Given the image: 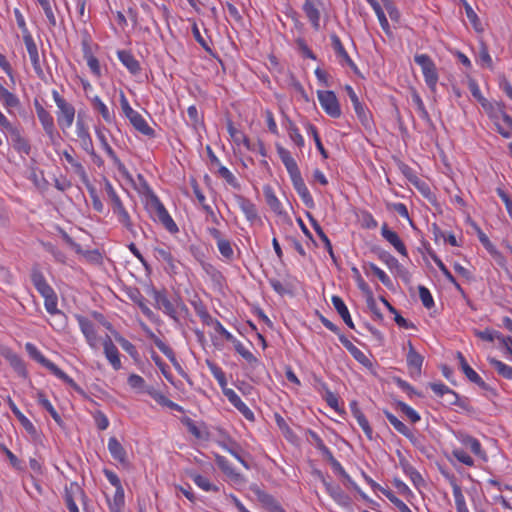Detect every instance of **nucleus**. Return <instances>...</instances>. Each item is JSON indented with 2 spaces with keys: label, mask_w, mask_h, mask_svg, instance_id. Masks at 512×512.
<instances>
[{
  "label": "nucleus",
  "mask_w": 512,
  "mask_h": 512,
  "mask_svg": "<svg viewBox=\"0 0 512 512\" xmlns=\"http://www.w3.org/2000/svg\"><path fill=\"white\" fill-rule=\"evenodd\" d=\"M104 190L107 200L111 206L113 214L117 217L118 222L131 234L135 235L136 230L132 222L131 216L125 208L120 196L109 180H105Z\"/></svg>",
  "instance_id": "obj_1"
},
{
  "label": "nucleus",
  "mask_w": 512,
  "mask_h": 512,
  "mask_svg": "<svg viewBox=\"0 0 512 512\" xmlns=\"http://www.w3.org/2000/svg\"><path fill=\"white\" fill-rule=\"evenodd\" d=\"M147 208L155 221L160 222L164 228L170 233H177L178 226L168 213L167 209L160 201L158 196H152V199L148 200Z\"/></svg>",
  "instance_id": "obj_2"
},
{
  "label": "nucleus",
  "mask_w": 512,
  "mask_h": 512,
  "mask_svg": "<svg viewBox=\"0 0 512 512\" xmlns=\"http://www.w3.org/2000/svg\"><path fill=\"white\" fill-rule=\"evenodd\" d=\"M414 61L421 68L426 85L432 93H435L439 74L433 59L427 54H415Z\"/></svg>",
  "instance_id": "obj_3"
},
{
  "label": "nucleus",
  "mask_w": 512,
  "mask_h": 512,
  "mask_svg": "<svg viewBox=\"0 0 512 512\" xmlns=\"http://www.w3.org/2000/svg\"><path fill=\"white\" fill-rule=\"evenodd\" d=\"M149 293L154 299L155 307L162 310L164 314L169 316L174 321H178L177 307L187 311L186 305L180 299L176 304L170 301L167 297L165 289L157 290L156 288L152 287Z\"/></svg>",
  "instance_id": "obj_4"
},
{
  "label": "nucleus",
  "mask_w": 512,
  "mask_h": 512,
  "mask_svg": "<svg viewBox=\"0 0 512 512\" xmlns=\"http://www.w3.org/2000/svg\"><path fill=\"white\" fill-rule=\"evenodd\" d=\"M53 100L58 108L57 122L62 130L69 129L74 122L75 108L67 102L57 90H52Z\"/></svg>",
  "instance_id": "obj_5"
},
{
  "label": "nucleus",
  "mask_w": 512,
  "mask_h": 512,
  "mask_svg": "<svg viewBox=\"0 0 512 512\" xmlns=\"http://www.w3.org/2000/svg\"><path fill=\"white\" fill-rule=\"evenodd\" d=\"M76 135L79 139L81 148L90 155L94 164L98 167L103 166V159L96 153L93 145L92 138L89 133L88 127L82 120L76 122Z\"/></svg>",
  "instance_id": "obj_6"
},
{
  "label": "nucleus",
  "mask_w": 512,
  "mask_h": 512,
  "mask_svg": "<svg viewBox=\"0 0 512 512\" xmlns=\"http://www.w3.org/2000/svg\"><path fill=\"white\" fill-rule=\"evenodd\" d=\"M317 98L320 106L327 115L332 118H339L342 114L340 103L337 96L330 90H318Z\"/></svg>",
  "instance_id": "obj_7"
},
{
  "label": "nucleus",
  "mask_w": 512,
  "mask_h": 512,
  "mask_svg": "<svg viewBox=\"0 0 512 512\" xmlns=\"http://www.w3.org/2000/svg\"><path fill=\"white\" fill-rule=\"evenodd\" d=\"M96 136L98 141L100 142L101 147L106 152L108 157L111 159L113 165L117 168L119 173L127 179L131 178L130 173L128 172L124 163L119 159V157L114 152L113 148L109 145L108 140L104 132L100 129L96 130Z\"/></svg>",
  "instance_id": "obj_8"
},
{
  "label": "nucleus",
  "mask_w": 512,
  "mask_h": 512,
  "mask_svg": "<svg viewBox=\"0 0 512 512\" xmlns=\"http://www.w3.org/2000/svg\"><path fill=\"white\" fill-rule=\"evenodd\" d=\"M75 318L87 344L90 348L97 349L99 345V338L94 323L82 315H75Z\"/></svg>",
  "instance_id": "obj_9"
},
{
  "label": "nucleus",
  "mask_w": 512,
  "mask_h": 512,
  "mask_svg": "<svg viewBox=\"0 0 512 512\" xmlns=\"http://www.w3.org/2000/svg\"><path fill=\"white\" fill-rule=\"evenodd\" d=\"M224 396L228 401L250 422L255 420L253 411L241 400L240 396L231 388L222 389Z\"/></svg>",
  "instance_id": "obj_10"
},
{
  "label": "nucleus",
  "mask_w": 512,
  "mask_h": 512,
  "mask_svg": "<svg viewBox=\"0 0 512 512\" xmlns=\"http://www.w3.org/2000/svg\"><path fill=\"white\" fill-rule=\"evenodd\" d=\"M37 117L45 131L51 140L57 135L54 119L49 111H47L37 100L34 102Z\"/></svg>",
  "instance_id": "obj_11"
},
{
  "label": "nucleus",
  "mask_w": 512,
  "mask_h": 512,
  "mask_svg": "<svg viewBox=\"0 0 512 512\" xmlns=\"http://www.w3.org/2000/svg\"><path fill=\"white\" fill-rule=\"evenodd\" d=\"M104 355L108 362L111 364L114 370L118 371L121 369V359L120 353L116 345L113 343L112 339L106 335V337L102 341Z\"/></svg>",
  "instance_id": "obj_12"
},
{
  "label": "nucleus",
  "mask_w": 512,
  "mask_h": 512,
  "mask_svg": "<svg viewBox=\"0 0 512 512\" xmlns=\"http://www.w3.org/2000/svg\"><path fill=\"white\" fill-rule=\"evenodd\" d=\"M320 5L321 3L319 0H305L302 6L303 12L305 13L313 29L316 31L320 29Z\"/></svg>",
  "instance_id": "obj_13"
},
{
  "label": "nucleus",
  "mask_w": 512,
  "mask_h": 512,
  "mask_svg": "<svg viewBox=\"0 0 512 512\" xmlns=\"http://www.w3.org/2000/svg\"><path fill=\"white\" fill-rule=\"evenodd\" d=\"M23 39H24L25 47L28 52V55H29V58H30V61H31V64L33 66L35 73L38 76H42L43 69H42V66L40 63L38 48H37V45H36L34 39L32 38V36L29 33L24 35Z\"/></svg>",
  "instance_id": "obj_14"
},
{
  "label": "nucleus",
  "mask_w": 512,
  "mask_h": 512,
  "mask_svg": "<svg viewBox=\"0 0 512 512\" xmlns=\"http://www.w3.org/2000/svg\"><path fill=\"white\" fill-rule=\"evenodd\" d=\"M345 91H346L348 97L350 98V101L353 105L354 111H355L358 119L361 121V123L364 126H368L370 123L369 114L367 113L364 105L360 102L354 89L350 85H346Z\"/></svg>",
  "instance_id": "obj_15"
},
{
  "label": "nucleus",
  "mask_w": 512,
  "mask_h": 512,
  "mask_svg": "<svg viewBox=\"0 0 512 512\" xmlns=\"http://www.w3.org/2000/svg\"><path fill=\"white\" fill-rule=\"evenodd\" d=\"M457 359L459 360V365L462 370V372L465 374V376L474 384L479 386L482 389H488V385L485 383V381L479 376V374L470 367V365L467 363L465 357L461 352H457L456 354Z\"/></svg>",
  "instance_id": "obj_16"
},
{
  "label": "nucleus",
  "mask_w": 512,
  "mask_h": 512,
  "mask_svg": "<svg viewBox=\"0 0 512 512\" xmlns=\"http://www.w3.org/2000/svg\"><path fill=\"white\" fill-rule=\"evenodd\" d=\"M1 355L9 362L10 366L18 375L26 377V366L18 354H16L11 348L4 347L1 349Z\"/></svg>",
  "instance_id": "obj_17"
},
{
  "label": "nucleus",
  "mask_w": 512,
  "mask_h": 512,
  "mask_svg": "<svg viewBox=\"0 0 512 512\" xmlns=\"http://www.w3.org/2000/svg\"><path fill=\"white\" fill-rule=\"evenodd\" d=\"M381 235L387 242H389L394 247V249L399 254H401L402 256L408 255L406 246L400 239L399 235L395 231L389 229L386 223H384L381 227Z\"/></svg>",
  "instance_id": "obj_18"
},
{
  "label": "nucleus",
  "mask_w": 512,
  "mask_h": 512,
  "mask_svg": "<svg viewBox=\"0 0 512 512\" xmlns=\"http://www.w3.org/2000/svg\"><path fill=\"white\" fill-rule=\"evenodd\" d=\"M446 479L449 481L452 490H453V497L455 500V506L457 512H469V509L467 507L465 497L462 493V489L460 485L457 482V479L452 474H445Z\"/></svg>",
  "instance_id": "obj_19"
},
{
  "label": "nucleus",
  "mask_w": 512,
  "mask_h": 512,
  "mask_svg": "<svg viewBox=\"0 0 512 512\" xmlns=\"http://www.w3.org/2000/svg\"><path fill=\"white\" fill-rule=\"evenodd\" d=\"M330 39H331V45L333 47V50H334L336 56L339 58L340 64L347 65L351 68H354L355 63L348 55L340 38L336 34H332V35H330Z\"/></svg>",
  "instance_id": "obj_20"
},
{
  "label": "nucleus",
  "mask_w": 512,
  "mask_h": 512,
  "mask_svg": "<svg viewBox=\"0 0 512 512\" xmlns=\"http://www.w3.org/2000/svg\"><path fill=\"white\" fill-rule=\"evenodd\" d=\"M117 56L119 61L127 68V70L133 74L137 75L141 71V66L139 61L134 57V55L129 50H119L117 52Z\"/></svg>",
  "instance_id": "obj_21"
},
{
  "label": "nucleus",
  "mask_w": 512,
  "mask_h": 512,
  "mask_svg": "<svg viewBox=\"0 0 512 512\" xmlns=\"http://www.w3.org/2000/svg\"><path fill=\"white\" fill-rule=\"evenodd\" d=\"M236 202L249 222L253 223L259 218L257 208L251 200L244 196L237 195Z\"/></svg>",
  "instance_id": "obj_22"
},
{
  "label": "nucleus",
  "mask_w": 512,
  "mask_h": 512,
  "mask_svg": "<svg viewBox=\"0 0 512 512\" xmlns=\"http://www.w3.org/2000/svg\"><path fill=\"white\" fill-rule=\"evenodd\" d=\"M78 495L84 496V492L77 484L72 483L69 487L65 488L64 500L69 512H79L75 502V498Z\"/></svg>",
  "instance_id": "obj_23"
},
{
  "label": "nucleus",
  "mask_w": 512,
  "mask_h": 512,
  "mask_svg": "<svg viewBox=\"0 0 512 512\" xmlns=\"http://www.w3.org/2000/svg\"><path fill=\"white\" fill-rule=\"evenodd\" d=\"M108 450L114 460L118 461L122 465H128L126 450L116 437L109 438Z\"/></svg>",
  "instance_id": "obj_24"
},
{
  "label": "nucleus",
  "mask_w": 512,
  "mask_h": 512,
  "mask_svg": "<svg viewBox=\"0 0 512 512\" xmlns=\"http://www.w3.org/2000/svg\"><path fill=\"white\" fill-rule=\"evenodd\" d=\"M42 297L44 298V306L46 311L51 315L60 317L62 319L61 326L63 327L66 323V315L57 307L58 298L55 291H52Z\"/></svg>",
  "instance_id": "obj_25"
},
{
  "label": "nucleus",
  "mask_w": 512,
  "mask_h": 512,
  "mask_svg": "<svg viewBox=\"0 0 512 512\" xmlns=\"http://www.w3.org/2000/svg\"><path fill=\"white\" fill-rule=\"evenodd\" d=\"M383 413L387 420L389 421V423L394 427V429L398 433L408 438L412 443H415L416 438L411 429H409L402 421H400L394 414H392L388 410H384Z\"/></svg>",
  "instance_id": "obj_26"
},
{
  "label": "nucleus",
  "mask_w": 512,
  "mask_h": 512,
  "mask_svg": "<svg viewBox=\"0 0 512 512\" xmlns=\"http://www.w3.org/2000/svg\"><path fill=\"white\" fill-rule=\"evenodd\" d=\"M91 106L94 111L98 112L103 120L107 124H112L115 121V114L113 111H110L107 105L101 100L99 96H94L90 98Z\"/></svg>",
  "instance_id": "obj_27"
},
{
  "label": "nucleus",
  "mask_w": 512,
  "mask_h": 512,
  "mask_svg": "<svg viewBox=\"0 0 512 512\" xmlns=\"http://www.w3.org/2000/svg\"><path fill=\"white\" fill-rule=\"evenodd\" d=\"M72 152H74L73 148H71V152L68 150H64L61 155L64 157V159L67 161V163L71 166L73 172L75 174H77L83 182H88V175H87V172H86L84 166L82 165V163L79 160H77L74 157Z\"/></svg>",
  "instance_id": "obj_28"
},
{
  "label": "nucleus",
  "mask_w": 512,
  "mask_h": 512,
  "mask_svg": "<svg viewBox=\"0 0 512 512\" xmlns=\"http://www.w3.org/2000/svg\"><path fill=\"white\" fill-rule=\"evenodd\" d=\"M407 365L409 369L416 374L421 373L423 364V357L415 350L411 341H408V353L406 357Z\"/></svg>",
  "instance_id": "obj_29"
},
{
  "label": "nucleus",
  "mask_w": 512,
  "mask_h": 512,
  "mask_svg": "<svg viewBox=\"0 0 512 512\" xmlns=\"http://www.w3.org/2000/svg\"><path fill=\"white\" fill-rule=\"evenodd\" d=\"M142 328L147 332L151 339H153L156 347L169 359L173 364H177L176 355L173 349L164 343L160 338L156 337L155 334L144 324L141 323Z\"/></svg>",
  "instance_id": "obj_30"
},
{
  "label": "nucleus",
  "mask_w": 512,
  "mask_h": 512,
  "mask_svg": "<svg viewBox=\"0 0 512 512\" xmlns=\"http://www.w3.org/2000/svg\"><path fill=\"white\" fill-rule=\"evenodd\" d=\"M128 120L130 121L131 125L135 128V130H137L139 133L151 138L155 136L154 129L149 126L148 122L139 112L134 114Z\"/></svg>",
  "instance_id": "obj_31"
},
{
  "label": "nucleus",
  "mask_w": 512,
  "mask_h": 512,
  "mask_svg": "<svg viewBox=\"0 0 512 512\" xmlns=\"http://www.w3.org/2000/svg\"><path fill=\"white\" fill-rule=\"evenodd\" d=\"M46 368L57 378L61 379L70 387H72L77 393L84 395V390L70 376H68L63 370H61L55 363L51 361Z\"/></svg>",
  "instance_id": "obj_32"
},
{
  "label": "nucleus",
  "mask_w": 512,
  "mask_h": 512,
  "mask_svg": "<svg viewBox=\"0 0 512 512\" xmlns=\"http://www.w3.org/2000/svg\"><path fill=\"white\" fill-rule=\"evenodd\" d=\"M46 368L57 378L61 379L70 387H72L77 393L84 395V390L70 376H68L63 370H61L55 363L51 361Z\"/></svg>",
  "instance_id": "obj_33"
},
{
  "label": "nucleus",
  "mask_w": 512,
  "mask_h": 512,
  "mask_svg": "<svg viewBox=\"0 0 512 512\" xmlns=\"http://www.w3.org/2000/svg\"><path fill=\"white\" fill-rule=\"evenodd\" d=\"M46 368L57 378L61 379L70 387H72L77 393L84 395V390L70 376H68L63 370H61L55 363L51 361Z\"/></svg>",
  "instance_id": "obj_34"
},
{
  "label": "nucleus",
  "mask_w": 512,
  "mask_h": 512,
  "mask_svg": "<svg viewBox=\"0 0 512 512\" xmlns=\"http://www.w3.org/2000/svg\"><path fill=\"white\" fill-rule=\"evenodd\" d=\"M31 281L36 288V290L41 294V296H44L52 291L53 288L48 284L46 281L43 273L38 270L34 269L31 273Z\"/></svg>",
  "instance_id": "obj_35"
},
{
  "label": "nucleus",
  "mask_w": 512,
  "mask_h": 512,
  "mask_svg": "<svg viewBox=\"0 0 512 512\" xmlns=\"http://www.w3.org/2000/svg\"><path fill=\"white\" fill-rule=\"evenodd\" d=\"M0 102L7 109L9 113H11V109L18 108L20 106V100L18 96L8 89H6L0 83Z\"/></svg>",
  "instance_id": "obj_36"
},
{
  "label": "nucleus",
  "mask_w": 512,
  "mask_h": 512,
  "mask_svg": "<svg viewBox=\"0 0 512 512\" xmlns=\"http://www.w3.org/2000/svg\"><path fill=\"white\" fill-rule=\"evenodd\" d=\"M331 301H332V304H333L335 310L341 316V318L343 319L345 324L349 328L353 329L354 328V323H353L352 318L350 316L349 310H348L346 304L344 303V301L342 300V298L339 297V296L334 295V296H332Z\"/></svg>",
  "instance_id": "obj_37"
},
{
  "label": "nucleus",
  "mask_w": 512,
  "mask_h": 512,
  "mask_svg": "<svg viewBox=\"0 0 512 512\" xmlns=\"http://www.w3.org/2000/svg\"><path fill=\"white\" fill-rule=\"evenodd\" d=\"M8 405L15 415V417L19 420L22 427L31 435L36 434V428L33 423L19 410L13 400L8 397Z\"/></svg>",
  "instance_id": "obj_38"
},
{
  "label": "nucleus",
  "mask_w": 512,
  "mask_h": 512,
  "mask_svg": "<svg viewBox=\"0 0 512 512\" xmlns=\"http://www.w3.org/2000/svg\"><path fill=\"white\" fill-rule=\"evenodd\" d=\"M351 410L354 418L356 419L358 425L361 427L365 435L369 440L373 439V429L369 424V421L362 413V411L357 407L356 404L351 405Z\"/></svg>",
  "instance_id": "obj_39"
},
{
  "label": "nucleus",
  "mask_w": 512,
  "mask_h": 512,
  "mask_svg": "<svg viewBox=\"0 0 512 512\" xmlns=\"http://www.w3.org/2000/svg\"><path fill=\"white\" fill-rule=\"evenodd\" d=\"M110 512H123L125 507V493L123 489H115L112 498L106 497Z\"/></svg>",
  "instance_id": "obj_40"
},
{
  "label": "nucleus",
  "mask_w": 512,
  "mask_h": 512,
  "mask_svg": "<svg viewBox=\"0 0 512 512\" xmlns=\"http://www.w3.org/2000/svg\"><path fill=\"white\" fill-rule=\"evenodd\" d=\"M307 217H308V219H309L313 229L315 230L316 234L321 239V241L324 243V246H325L327 252L329 253L330 257L332 259H334L335 255H334V252H333V248H332V244H331L330 239L325 234V232L323 231L322 227L317 222V220L315 218H313V216L310 213L307 214Z\"/></svg>",
  "instance_id": "obj_41"
},
{
  "label": "nucleus",
  "mask_w": 512,
  "mask_h": 512,
  "mask_svg": "<svg viewBox=\"0 0 512 512\" xmlns=\"http://www.w3.org/2000/svg\"><path fill=\"white\" fill-rule=\"evenodd\" d=\"M263 193L265 196L266 203L270 207V209L274 213L281 215L283 213L282 204L279 201V199L277 198V196L275 195L272 187L268 186V185L264 186Z\"/></svg>",
  "instance_id": "obj_42"
},
{
  "label": "nucleus",
  "mask_w": 512,
  "mask_h": 512,
  "mask_svg": "<svg viewBox=\"0 0 512 512\" xmlns=\"http://www.w3.org/2000/svg\"><path fill=\"white\" fill-rule=\"evenodd\" d=\"M130 299L138 305L142 313L149 319L154 320L155 314L154 312L147 306L146 299L144 296L140 293L139 290L135 289L130 293Z\"/></svg>",
  "instance_id": "obj_43"
},
{
  "label": "nucleus",
  "mask_w": 512,
  "mask_h": 512,
  "mask_svg": "<svg viewBox=\"0 0 512 512\" xmlns=\"http://www.w3.org/2000/svg\"><path fill=\"white\" fill-rule=\"evenodd\" d=\"M234 349L250 365V367L256 368L260 365L258 358L248 348H246L241 341L235 343Z\"/></svg>",
  "instance_id": "obj_44"
},
{
  "label": "nucleus",
  "mask_w": 512,
  "mask_h": 512,
  "mask_svg": "<svg viewBox=\"0 0 512 512\" xmlns=\"http://www.w3.org/2000/svg\"><path fill=\"white\" fill-rule=\"evenodd\" d=\"M363 269L366 274H368L369 271L372 272L384 286H386L387 288H391L392 281L390 277L377 265L371 262L365 263L363 265Z\"/></svg>",
  "instance_id": "obj_45"
},
{
  "label": "nucleus",
  "mask_w": 512,
  "mask_h": 512,
  "mask_svg": "<svg viewBox=\"0 0 512 512\" xmlns=\"http://www.w3.org/2000/svg\"><path fill=\"white\" fill-rule=\"evenodd\" d=\"M457 439L460 441L461 444L470 448V450L475 455L480 456L483 454L481 443L479 442L478 439L464 433H460L457 436Z\"/></svg>",
  "instance_id": "obj_46"
},
{
  "label": "nucleus",
  "mask_w": 512,
  "mask_h": 512,
  "mask_svg": "<svg viewBox=\"0 0 512 512\" xmlns=\"http://www.w3.org/2000/svg\"><path fill=\"white\" fill-rule=\"evenodd\" d=\"M255 494L257 495L258 500L271 512H276V508H282L279 502L270 494L256 489Z\"/></svg>",
  "instance_id": "obj_47"
},
{
  "label": "nucleus",
  "mask_w": 512,
  "mask_h": 512,
  "mask_svg": "<svg viewBox=\"0 0 512 512\" xmlns=\"http://www.w3.org/2000/svg\"><path fill=\"white\" fill-rule=\"evenodd\" d=\"M190 478L193 480V482L203 491L205 492H218L219 487L212 484L209 479L205 476H202L198 473H190Z\"/></svg>",
  "instance_id": "obj_48"
},
{
  "label": "nucleus",
  "mask_w": 512,
  "mask_h": 512,
  "mask_svg": "<svg viewBox=\"0 0 512 512\" xmlns=\"http://www.w3.org/2000/svg\"><path fill=\"white\" fill-rule=\"evenodd\" d=\"M287 133L291 141L299 148H303L305 145V141L303 136L301 135L299 129L295 125L293 121L287 119L286 125Z\"/></svg>",
  "instance_id": "obj_49"
},
{
  "label": "nucleus",
  "mask_w": 512,
  "mask_h": 512,
  "mask_svg": "<svg viewBox=\"0 0 512 512\" xmlns=\"http://www.w3.org/2000/svg\"><path fill=\"white\" fill-rule=\"evenodd\" d=\"M305 128H306L307 134L312 136V138L315 142V146H316L317 150L320 152L321 156L324 159H327L328 152L326 151V149L324 148V146L321 142V139H320V136H319L316 126H314L313 124L308 122V123H306Z\"/></svg>",
  "instance_id": "obj_50"
},
{
  "label": "nucleus",
  "mask_w": 512,
  "mask_h": 512,
  "mask_svg": "<svg viewBox=\"0 0 512 512\" xmlns=\"http://www.w3.org/2000/svg\"><path fill=\"white\" fill-rule=\"evenodd\" d=\"M488 362L492 367H494V369L500 376H502L505 379H512V366H509L494 357H489Z\"/></svg>",
  "instance_id": "obj_51"
},
{
  "label": "nucleus",
  "mask_w": 512,
  "mask_h": 512,
  "mask_svg": "<svg viewBox=\"0 0 512 512\" xmlns=\"http://www.w3.org/2000/svg\"><path fill=\"white\" fill-rule=\"evenodd\" d=\"M206 365L213 377L217 380L221 389L225 388L227 386V379L222 368L211 360H206Z\"/></svg>",
  "instance_id": "obj_52"
},
{
  "label": "nucleus",
  "mask_w": 512,
  "mask_h": 512,
  "mask_svg": "<svg viewBox=\"0 0 512 512\" xmlns=\"http://www.w3.org/2000/svg\"><path fill=\"white\" fill-rule=\"evenodd\" d=\"M370 6L372 7L373 11L377 15V18L379 20L381 28L387 33H390V26L389 22L385 16V13L381 7V5L376 0H366Z\"/></svg>",
  "instance_id": "obj_53"
},
{
  "label": "nucleus",
  "mask_w": 512,
  "mask_h": 512,
  "mask_svg": "<svg viewBox=\"0 0 512 512\" xmlns=\"http://www.w3.org/2000/svg\"><path fill=\"white\" fill-rule=\"evenodd\" d=\"M269 284L273 288V290L279 295L292 294L294 289L291 281L289 280L281 282L278 279L271 278L269 279Z\"/></svg>",
  "instance_id": "obj_54"
},
{
  "label": "nucleus",
  "mask_w": 512,
  "mask_h": 512,
  "mask_svg": "<svg viewBox=\"0 0 512 512\" xmlns=\"http://www.w3.org/2000/svg\"><path fill=\"white\" fill-rule=\"evenodd\" d=\"M216 462L220 469L232 480L238 481L241 479V474L235 471V469L229 464L225 457L217 456Z\"/></svg>",
  "instance_id": "obj_55"
},
{
  "label": "nucleus",
  "mask_w": 512,
  "mask_h": 512,
  "mask_svg": "<svg viewBox=\"0 0 512 512\" xmlns=\"http://www.w3.org/2000/svg\"><path fill=\"white\" fill-rule=\"evenodd\" d=\"M380 491L400 512H412L411 509L391 490L380 488Z\"/></svg>",
  "instance_id": "obj_56"
},
{
  "label": "nucleus",
  "mask_w": 512,
  "mask_h": 512,
  "mask_svg": "<svg viewBox=\"0 0 512 512\" xmlns=\"http://www.w3.org/2000/svg\"><path fill=\"white\" fill-rule=\"evenodd\" d=\"M37 401L38 403L51 415V417L57 422H61V417L59 413L55 410L51 402L46 398L45 394L42 392L37 393Z\"/></svg>",
  "instance_id": "obj_57"
},
{
  "label": "nucleus",
  "mask_w": 512,
  "mask_h": 512,
  "mask_svg": "<svg viewBox=\"0 0 512 512\" xmlns=\"http://www.w3.org/2000/svg\"><path fill=\"white\" fill-rule=\"evenodd\" d=\"M25 349L31 358H33L44 367H47L51 362L39 351V349L33 343L27 342L25 344Z\"/></svg>",
  "instance_id": "obj_58"
},
{
  "label": "nucleus",
  "mask_w": 512,
  "mask_h": 512,
  "mask_svg": "<svg viewBox=\"0 0 512 512\" xmlns=\"http://www.w3.org/2000/svg\"><path fill=\"white\" fill-rule=\"evenodd\" d=\"M309 435L312 439V443L321 452L324 458H332L331 450L325 445L321 437L314 431L309 430Z\"/></svg>",
  "instance_id": "obj_59"
},
{
  "label": "nucleus",
  "mask_w": 512,
  "mask_h": 512,
  "mask_svg": "<svg viewBox=\"0 0 512 512\" xmlns=\"http://www.w3.org/2000/svg\"><path fill=\"white\" fill-rule=\"evenodd\" d=\"M477 62L488 69L493 68V61L489 54L488 48L484 43L480 44L478 55H477Z\"/></svg>",
  "instance_id": "obj_60"
},
{
  "label": "nucleus",
  "mask_w": 512,
  "mask_h": 512,
  "mask_svg": "<svg viewBox=\"0 0 512 512\" xmlns=\"http://www.w3.org/2000/svg\"><path fill=\"white\" fill-rule=\"evenodd\" d=\"M326 488L330 496L339 504L346 505L348 503V496L343 492L339 486L326 484Z\"/></svg>",
  "instance_id": "obj_61"
},
{
  "label": "nucleus",
  "mask_w": 512,
  "mask_h": 512,
  "mask_svg": "<svg viewBox=\"0 0 512 512\" xmlns=\"http://www.w3.org/2000/svg\"><path fill=\"white\" fill-rule=\"evenodd\" d=\"M379 259L384 262L391 271H404V267L399 261L390 253L382 252L379 254Z\"/></svg>",
  "instance_id": "obj_62"
},
{
  "label": "nucleus",
  "mask_w": 512,
  "mask_h": 512,
  "mask_svg": "<svg viewBox=\"0 0 512 512\" xmlns=\"http://www.w3.org/2000/svg\"><path fill=\"white\" fill-rule=\"evenodd\" d=\"M483 109L486 111V113L489 115V117L493 121H496L498 119H501L503 121V114H507L504 111V105L500 102H496V103L490 102V107L483 108Z\"/></svg>",
  "instance_id": "obj_63"
},
{
  "label": "nucleus",
  "mask_w": 512,
  "mask_h": 512,
  "mask_svg": "<svg viewBox=\"0 0 512 512\" xmlns=\"http://www.w3.org/2000/svg\"><path fill=\"white\" fill-rule=\"evenodd\" d=\"M217 248L226 260H232L234 257V251L231 242L228 239H219V242L216 243Z\"/></svg>",
  "instance_id": "obj_64"
}]
</instances>
